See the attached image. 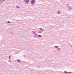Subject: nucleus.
<instances>
[{"label":"nucleus","mask_w":74,"mask_h":74,"mask_svg":"<svg viewBox=\"0 0 74 74\" xmlns=\"http://www.w3.org/2000/svg\"><path fill=\"white\" fill-rule=\"evenodd\" d=\"M9 59H10V57H9Z\"/></svg>","instance_id":"obj_10"},{"label":"nucleus","mask_w":74,"mask_h":74,"mask_svg":"<svg viewBox=\"0 0 74 74\" xmlns=\"http://www.w3.org/2000/svg\"><path fill=\"white\" fill-rule=\"evenodd\" d=\"M17 62H21V61H20V60H17Z\"/></svg>","instance_id":"obj_3"},{"label":"nucleus","mask_w":74,"mask_h":74,"mask_svg":"<svg viewBox=\"0 0 74 74\" xmlns=\"http://www.w3.org/2000/svg\"><path fill=\"white\" fill-rule=\"evenodd\" d=\"M34 2H35V1L34 0H33L32 1H31V4L33 5V4H34Z\"/></svg>","instance_id":"obj_1"},{"label":"nucleus","mask_w":74,"mask_h":74,"mask_svg":"<svg viewBox=\"0 0 74 74\" xmlns=\"http://www.w3.org/2000/svg\"><path fill=\"white\" fill-rule=\"evenodd\" d=\"M69 73H70V74H71V72H69Z\"/></svg>","instance_id":"obj_7"},{"label":"nucleus","mask_w":74,"mask_h":74,"mask_svg":"<svg viewBox=\"0 0 74 74\" xmlns=\"http://www.w3.org/2000/svg\"><path fill=\"white\" fill-rule=\"evenodd\" d=\"M55 47H57V46H55Z\"/></svg>","instance_id":"obj_12"},{"label":"nucleus","mask_w":74,"mask_h":74,"mask_svg":"<svg viewBox=\"0 0 74 74\" xmlns=\"http://www.w3.org/2000/svg\"><path fill=\"white\" fill-rule=\"evenodd\" d=\"M64 73H68V72H66V71H65V72H64Z\"/></svg>","instance_id":"obj_5"},{"label":"nucleus","mask_w":74,"mask_h":74,"mask_svg":"<svg viewBox=\"0 0 74 74\" xmlns=\"http://www.w3.org/2000/svg\"><path fill=\"white\" fill-rule=\"evenodd\" d=\"M29 0H27V1H26V2H27V3H29Z\"/></svg>","instance_id":"obj_2"},{"label":"nucleus","mask_w":74,"mask_h":74,"mask_svg":"<svg viewBox=\"0 0 74 74\" xmlns=\"http://www.w3.org/2000/svg\"><path fill=\"white\" fill-rule=\"evenodd\" d=\"M38 36L39 37H41V36L40 35H38Z\"/></svg>","instance_id":"obj_4"},{"label":"nucleus","mask_w":74,"mask_h":74,"mask_svg":"<svg viewBox=\"0 0 74 74\" xmlns=\"http://www.w3.org/2000/svg\"><path fill=\"white\" fill-rule=\"evenodd\" d=\"M8 23H10V21H8Z\"/></svg>","instance_id":"obj_6"},{"label":"nucleus","mask_w":74,"mask_h":74,"mask_svg":"<svg viewBox=\"0 0 74 74\" xmlns=\"http://www.w3.org/2000/svg\"><path fill=\"white\" fill-rule=\"evenodd\" d=\"M57 47H56V48H57Z\"/></svg>","instance_id":"obj_8"},{"label":"nucleus","mask_w":74,"mask_h":74,"mask_svg":"<svg viewBox=\"0 0 74 74\" xmlns=\"http://www.w3.org/2000/svg\"><path fill=\"white\" fill-rule=\"evenodd\" d=\"M40 30H41L42 29L40 28Z\"/></svg>","instance_id":"obj_9"},{"label":"nucleus","mask_w":74,"mask_h":74,"mask_svg":"<svg viewBox=\"0 0 74 74\" xmlns=\"http://www.w3.org/2000/svg\"><path fill=\"white\" fill-rule=\"evenodd\" d=\"M0 74H1V73H0Z\"/></svg>","instance_id":"obj_13"},{"label":"nucleus","mask_w":74,"mask_h":74,"mask_svg":"<svg viewBox=\"0 0 74 74\" xmlns=\"http://www.w3.org/2000/svg\"><path fill=\"white\" fill-rule=\"evenodd\" d=\"M24 0V1H25V0Z\"/></svg>","instance_id":"obj_11"}]
</instances>
